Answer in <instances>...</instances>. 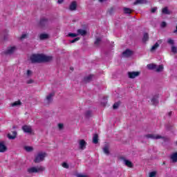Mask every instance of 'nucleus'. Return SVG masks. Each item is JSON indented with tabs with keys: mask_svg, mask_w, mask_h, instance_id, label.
<instances>
[{
	"mask_svg": "<svg viewBox=\"0 0 177 177\" xmlns=\"http://www.w3.org/2000/svg\"><path fill=\"white\" fill-rule=\"evenodd\" d=\"M52 59H53L52 56L42 54H34L30 56V62L32 63H43L45 62H50Z\"/></svg>",
	"mask_w": 177,
	"mask_h": 177,
	"instance_id": "nucleus-1",
	"label": "nucleus"
},
{
	"mask_svg": "<svg viewBox=\"0 0 177 177\" xmlns=\"http://www.w3.org/2000/svg\"><path fill=\"white\" fill-rule=\"evenodd\" d=\"M42 171H45V167L42 166L32 167L28 169L29 174H37L38 172H42Z\"/></svg>",
	"mask_w": 177,
	"mask_h": 177,
	"instance_id": "nucleus-2",
	"label": "nucleus"
},
{
	"mask_svg": "<svg viewBox=\"0 0 177 177\" xmlns=\"http://www.w3.org/2000/svg\"><path fill=\"white\" fill-rule=\"evenodd\" d=\"M45 157H46V153L45 152H39L35 158L34 162H42L44 160H45Z\"/></svg>",
	"mask_w": 177,
	"mask_h": 177,
	"instance_id": "nucleus-3",
	"label": "nucleus"
},
{
	"mask_svg": "<svg viewBox=\"0 0 177 177\" xmlns=\"http://www.w3.org/2000/svg\"><path fill=\"white\" fill-rule=\"evenodd\" d=\"M68 37H71L72 38H74L75 37H78V35H86V30L84 29H78L77 30V33H68Z\"/></svg>",
	"mask_w": 177,
	"mask_h": 177,
	"instance_id": "nucleus-4",
	"label": "nucleus"
},
{
	"mask_svg": "<svg viewBox=\"0 0 177 177\" xmlns=\"http://www.w3.org/2000/svg\"><path fill=\"white\" fill-rule=\"evenodd\" d=\"M53 96H55L53 93L48 94L44 100L45 104H50V102H53Z\"/></svg>",
	"mask_w": 177,
	"mask_h": 177,
	"instance_id": "nucleus-5",
	"label": "nucleus"
},
{
	"mask_svg": "<svg viewBox=\"0 0 177 177\" xmlns=\"http://www.w3.org/2000/svg\"><path fill=\"white\" fill-rule=\"evenodd\" d=\"M17 50V48L16 46H10L7 48V50L5 51L6 55H12V53H15V51Z\"/></svg>",
	"mask_w": 177,
	"mask_h": 177,
	"instance_id": "nucleus-6",
	"label": "nucleus"
},
{
	"mask_svg": "<svg viewBox=\"0 0 177 177\" xmlns=\"http://www.w3.org/2000/svg\"><path fill=\"white\" fill-rule=\"evenodd\" d=\"M145 138L147 139H164V137L157 134H147Z\"/></svg>",
	"mask_w": 177,
	"mask_h": 177,
	"instance_id": "nucleus-7",
	"label": "nucleus"
},
{
	"mask_svg": "<svg viewBox=\"0 0 177 177\" xmlns=\"http://www.w3.org/2000/svg\"><path fill=\"white\" fill-rule=\"evenodd\" d=\"M79 149H80V150H85V149H86V142L85 140H79Z\"/></svg>",
	"mask_w": 177,
	"mask_h": 177,
	"instance_id": "nucleus-8",
	"label": "nucleus"
},
{
	"mask_svg": "<svg viewBox=\"0 0 177 177\" xmlns=\"http://www.w3.org/2000/svg\"><path fill=\"white\" fill-rule=\"evenodd\" d=\"M128 75L129 78H132V79L136 78V77H139V75H140V72L139 71L129 72Z\"/></svg>",
	"mask_w": 177,
	"mask_h": 177,
	"instance_id": "nucleus-9",
	"label": "nucleus"
},
{
	"mask_svg": "<svg viewBox=\"0 0 177 177\" xmlns=\"http://www.w3.org/2000/svg\"><path fill=\"white\" fill-rule=\"evenodd\" d=\"M22 130L26 133H31L32 132V129L31 128V126L28 125H24V127H22Z\"/></svg>",
	"mask_w": 177,
	"mask_h": 177,
	"instance_id": "nucleus-10",
	"label": "nucleus"
},
{
	"mask_svg": "<svg viewBox=\"0 0 177 177\" xmlns=\"http://www.w3.org/2000/svg\"><path fill=\"white\" fill-rule=\"evenodd\" d=\"M103 151L104 154L109 156L110 154V145L106 143L103 147Z\"/></svg>",
	"mask_w": 177,
	"mask_h": 177,
	"instance_id": "nucleus-11",
	"label": "nucleus"
},
{
	"mask_svg": "<svg viewBox=\"0 0 177 177\" xmlns=\"http://www.w3.org/2000/svg\"><path fill=\"white\" fill-rule=\"evenodd\" d=\"M130 56H132V51L129 49H127L122 53L123 57H129Z\"/></svg>",
	"mask_w": 177,
	"mask_h": 177,
	"instance_id": "nucleus-12",
	"label": "nucleus"
},
{
	"mask_svg": "<svg viewBox=\"0 0 177 177\" xmlns=\"http://www.w3.org/2000/svg\"><path fill=\"white\" fill-rule=\"evenodd\" d=\"M170 159L173 162H177V152L171 154Z\"/></svg>",
	"mask_w": 177,
	"mask_h": 177,
	"instance_id": "nucleus-13",
	"label": "nucleus"
},
{
	"mask_svg": "<svg viewBox=\"0 0 177 177\" xmlns=\"http://www.w3.org/2000/svg\"><path fill=\"white\" fill-rule=\"evenodd\" d=\"M69 9L72 11L75 10L77 9V2L73 1L69 6Z\"/></svg>",
	"mask_w": 177,
	"mask_h": 177,
	"instance_id": "nucleus-14",
	"label": "nucleus"
},
{
	"mask_svg": "<svg viewBox=\"0 0 177 177\" xmlns=\"http://www.w3.org/2000/svg\"><path fill=\"white\" fill-rule=\"evenodd\" d=\"M11 107H19L21 106V102L20 100L15 101L13 103L10 104Z\"/></svg>",
	"mask_w": 177,
	"mask_h": 177,
	"instance_id": "nucleus-15",
	"label": "nucleus"
},
{
	"mask_svg": "<svg viewBox=\"0 0 177 177\" xmlns=\"http://www.w3.org/2000/svg\"><path fill=\"white\" fill-rule=\"evenodd\" d=\"M6 151V146L3 142H0V153H5Z\"/></svg>",
	"mask_w": 177,
	"mask_h": 177,
	"instance_id": "nucleus-16",
	"label": "nucleus"
},
{
	"mask_svg": "<svg viewBox=\"0 0 177 177\" xmlns=\"http://www.w3.org/2000/svg\"><path fill=\"white\" fill-rule=\"evenodd\" d=\"M151 103L153 104H158V95H155L151 99Z\"/></svg>",
	"mask_w": 177,
	"mask_h": 177,
	"instance_id": "nucleus-17",
	"label": "nucleus"
},
{
	"mask_svg": "<svg viewBox=\"0 0 177 177\" xmlns=\"http://www.w3.org/2000/svg\"><path fill=\"white\" fill-rule=\"evenodd\" d=\"M40 39H48L49 38V35L47 33H41L39 35Z\"/></svg>",
	"mask_w": 177,
	"mask_h": 177,
	"instance_id": "nucleus-18",
	"label": "nucleus"
},
{
	"mask_svg": "<svg viewBox=\"0 0 177 177\" xmlns=\"http://www.w3.org/2000/svg\"><path fill=\"white\" fill-rule=\"evenodd\" d=\"M99 142V136L97 134H94L93 137V143L95 145H97V143Z\"/></svg>",
	"mask_w": 177,
	"mask_h": 177,
	"instance_id": "nucleus-19",
	"label": "nucleus"
},
{
	"mask_svg": "<svg viewBox=\"0 0 177 177\" xmlns=\"http://www.w3.org/2000/svg\"><path fill=\"white\" fill-rule=\"evenodd\" d=\"M155 70H156L157 73H161V71H162V70H164V66L159 65L158 66H157V65H156Z\"/></svg>",
	"mask_w": 177,
	"mask_h": 177,
	"instance_id": "nucleus-20",
	"label": "nucleus"
},
{
	"mask_svg": "<svg viewBox=\"0 0 177 177\" xmlns=\"http://www.w3.org/2000/svg\"><path fill=\"white\" fill-rule=\"evenodd\" d=\"M142 3H147V0H136L134 5H139Z\"/></svg>",
	"mask_w": 177,
	"mask_h": 177,
	"instance_id": "nucleus-21",
	"label": "nucleus"
},
{
	"mask_svg": "<svg viewBox=\"0 0 177 177\" xmlns=\"http://www.w3.org/2000/svg\"><path fill=\"white\" fill-rule=\"evenodd\" d=\"M162 13L163 15H171V12L168 10V8H164L162 9Z\"/></svg>",
	"mask_w": 177,
	"mask_h": 177,
	"instance_id": "nucleus-22",
	"label": "nucleus"
},
{
	"mask_svg": "<svg viewBox=\"0 0 177 177\" xmlns=\"http://www.w3.org/2000/svg\"><path fill=\"white\" fill-rule=\"evenodd\" d=\"M124 164L127 165V167H129V168H132V162L129 161L128 160H124Z\"/></svg>",
	"mask_w": 177,
	"mask_h": 177,
	"instance_id": "nucleus-23",
	"label": "nucleus"
},
{
	"mask_svg": "<svg viewBox=\"0 0 177 177\" xmlns=\"http://www.w3.org/2000/svg\"><path fill=\"white\" fill-rule=\"evenodd\" d=\"M149 70H156V65L154 64H149L147 66Z\"/></svg>",
	"mask_w": 177,
	"mask_h": 177,
	"instance_id": "nucleus-24",
	"label": "nucleus"
},
{
	"mask_svg": "<svg viewBox=\"0 0 177 177\" xmlns=\"http://www.w3.org/2000/svg\"><path fill=\"white\" fill-rule=\"evenodd\" d=\"M46 23H48V19L46 18H42L40 20V24L41 26H44V24H46Z\"/></svg>",
	"mask_w": 177,
	"mask_h": 177,
	"instance_id": "nucleus-25",
	"label": "nucleus"
},
{
	"mask_svg": "<svg viewBox=\"0 0 177 177\" xmlns=\"http://www.w3.org/2000/svg\"><path fill=\"white\" fill-rule=\"evenodd\" d=\"M16 135H17V133L16 131H14L12 136L10 135V134H8V137L9 139H15L16 138Z\"/></svg>",
	"mask_w": 177,
	"mask_h": 177,
	"instance_id": "nucleus-26",
	"label": "nucleus"
},
{
	"mask_svg": "<svg viewBox=\"0 0 177 177\" xmlns=\"http://www.w3.org/2000/svg\"><path fill=\"white\" fill-rule=\"evenodd\" d=\"M142 41L144 42H146L147 41H149V34H147V33H145L144 34V36H143V38H142Z\"/></svg>",
	"mask_w": 177,
	"mask_h": 177,
	"instance_id": "nucleus-27",
	"label": "nucleus"
},
{
	"mask_svg": "<svg viewBox=\"0 0 177 177\" xmlns=\"http://www.w3.org/2000/svg\"><path fill=\"white\" fill-rule=\"evenodd\" d=\"M158 46H160V45L158 44V43H156L151 48V52H154V50H156V49H157V48H158Z\"/></svg>",
	"mask_w": 177,
	"mask_h": 177,
	"instance_id": "nucleus-28",
	"label": "nucleus"
},
{
	"mask_svg": "<svg viewBox=\"0 0 177 177\" xmlns=\"http://www.w3.org/2000/svg\"><path fill=\"white\" fill-rule=\"evenodd\" d=\"M92 78H93V75H90L88 77L84 78V81H86V82H89V81H91V80H92Z\"/></svg>",
	"mask_w": 177,
	"mask_h": 177,
	"instance_id": "nucleus-29",
	"label": "nucleus"
},
{
	"mask_svg": "<svg viewBox=\"0 0 177 177\" xmlns=\"http://www.w3.org/2000/svg\"><path fill=\"white\" fill-rule=\"evenodd\" d=\"M157 176V171H151L149 173V177H156Z\"/></svg>",
	"mask_w": 177,
	"mask_h": 177,
	"instance_id": "nucleus-30",
	"label": "nucleus"
},
{
	"mask_svg": "<svg viewBox=\"0 0 177 177\" xmlns=\"http://www.w3.org/2000/svg\"><path fill=\"white\" fill-rule=\"evenodd\" d=\"M124 12L126 15H129V14L131 13L132 10L129 8H124Z\"/></svg>",
	"mask_w": 177,
	"mask_h": 177,
	"instance_id": "nucleus-31",
	"label": "nucleus"
},
{
	"mask_svg": "<svg viewBox=\"0 0 177 177\" xmlns=\"http://www.w3.org/2000/svg\"><path fill=\"white\" fill-rule=\"evenodd\" d=\"M24 149H25L26 151H32L33 148H32V147L26 146V147H24Z\"/></svg>",
	"mask_w": 177,
	"mask_h": 177,
	"instance_id": "nucleus-32",
	"label": "nucleus"
},
{
	"mask_svg": "<svg viewBox=\"0 0 177 177\" xmlns=\"http://www.w3.org/2000/svg\"><path fill=\"white\" fill-rule=\"evenodd\" d=\"M167 44H169V45H174V44H175V41L172 39H168Z\"/></svg>",
	"mask_w": 177,
	"mask_h": 177,
	"instance_id": "nucleus-33",
	"label": "nucleus"
},
{
	"mask_svg": "<svg viewBox=\"0 0 177 177\" xmlns=\"http://www.w3.org/2000/svg\"><path fill=\"white\" fill-rule=\"evenodd\" d=\"M62 167H63V168H66V169H68V167H69L68 163H67L66 162H63L62 163Z\"/></svg>",
	"mask_w": 177,
	"mask_h": 177,
	"instance_id": "nucleus-34",
	"label": "nucleus"
},
{
	"mask_svg": "<svg viewBox=\"0 0 177 177\" xmlns=\"http://www.w3.org/2000/svg\"><path fill=\"white\" fill-rule=\"evenodd\" d=\"M32 75V71L30 70H28L26 72V76L27 77H31Z\"/></svg>",
	"mask_w": 177,
	"mask_h": 177,
	"instance_id": "nucleus-35",
	"label": "nucleus"
},
{
	"mask_svg": "<svg viewBox=\"0 0 177 177\" xmlns=\"http://www.w3.org/2000/svg\"><path fill=\"white\" fill-rule=\"evenodd\" d=\"M28 35L27 34H23L21 37H20V40L23 41V39H26V38H27Z\"/></svg>",
	"mask_w": 177,
	"mask_h": 177,
	"instance_id": "nucleus-36",
	"label": "nucleus"
},
{
	"mask_svg": "<svg viewBox=\"0 0 177 177\" xmlns=\"http://www.w3.org/2000/svg\"><path fill=\"white\" fill-rule=\"evenodd\" d=\"M77 41H80V37H76L74 39L71 41V44H74L75 42H77Z\"/></svg>",
	"mask_w": 177,
	"mask_h": 177,
	"instance_id": "nucleus-37",
	"label": "nucleus"
},
{
	"mask_svg": "<svg viewBox=\"0 0 177 177\" xmlns=\"http://www.w3.org/2000/svg\"><path fill=\"white\" fill-rule=\"evenodd\" d=\"M91 115H92V111H87L86 112V116H87V117H91Z\"/></svg>",
	"mask_w": 177,
	"mask_h": 177,
	"instance_id": "nucleus-38",
	"label": "nucleus"
},
{
	"mask_svg": "<svg viewBox=\"0 0 177 177\" xmlns=\"http://www.w3.org/2000/svg\"><path fill=\"white\" fill-rule=\"evenodd\" d=\"M176 50H177L176 47L173 46L171 47V52H173V53H176Z\"/></svg>",
	"mask_w": 177,
	"mask_h": 177,
	"instance_id": "nucleus-39",
	"label": "nucleus"
},
{
	"mask_svg": "<svg viewBox=\"0 0 177 177\" xmlns=\"http://www.w3.org/2000/svg\"><path fill=\"white\" fill-rule=\"evenodd\" d=\"M100 41H102V39L100 38H97L95 41V45H98L99 42H100Z\"/></svg>",
	"mask_w": 177,
	"mask_h": 177,
	"instance_id": "nucleus-40",
	"label": "nucleus"
},
{
	"mask_svg": "<svg viewBox=\"0 0 177 177\" xmlns=\"http://www.w3.org/2000/svg\"><path fill=\"white\" fill-rule=\"evenodd\" d=\"M119 106H120V104L118 102H116L113 104V109H118Z\"/></svg>",
	"mask_w": 177,
	"mask_h": 177,
	"instance_id": "nucleus-41",
	"label": "nucleus"
},
{
	"mask_svg": "<svg viewBox=\"0 0 177 177\" xmlns=\"http://www.w3.org/2000/svg\"><path fill=\"white\" fill-rule=\"evenodd\" d=\"M27 84H34V80L32 79H30L27 80Z\"/></svg>",
	"mask_w": 177,
	"mask_h": 177,
	"instance_id": "nucleus-42",
	"label": "nucleus"
},
{
	"mask_svg": "<svg viewBox=\"0 0 177 177\" xmlns=\"http://www.w3.org/2000/svg\"><path fill=\"white\" fill-rule=\"evenodd\" d=\"M77 177H88V176L82 174H77Z\"/></svg>",
	"mask_w": 177,
	"mask_h": 177,
	"instance_id": "nucleus-43",
	"label": "nucleus"
},
{
	"mask_svg": "<svg viewBox=\"0 0 177 177\" xmlns=\"http://www.w3.org/2000/svg\"><path fill=\"white\" fill-rule=\"evenodd\" d=\"M63 127H64L63 124L62 123L58 124L59 129H63Z\"/></svg>",
	"mask_w": 177,
	"mask_h": 177,
	"instance_id": "nucleus-44",
	"label": "nucleus"
},
{
	"mask_svg": "<svg viewBox=\"0 0 177 177\" xmlns=\"http://www.w3.org/2000/svg\"><path fill=\"white\" fill-rule=\"evenodd\" d=\"M160 26H161L162 28L166 27V26H167V23H165V22H162L161 24H160Z\"/></svg>",
	"mask_w": 177,
	"mask_h": 177,
	"instance_id": "nucleus-45",
	"label": "nucleus"
},
{
	"mask_svg": "<svg viewBox=\"0 0 177 177\" xmlns=\"http://www.w3.org/2000/svg\"><path fill=\"white\" fill-rule=\"evenodd\" d=\"M156 10H157V8H152L151 10V12H152V13H154V12H156Z\"/></svg>",
	"mask_w": 177,
	"mask_h": 177,
	"instance_id": "nucleus-46",
	"label": "nucleus"
},
{
	"mask_svg": "<svg viewBox=\"0 0 177 177\" xmlns=\"http://www.w3.org/2000/svg\"><path fill=\"white\" fill-rule=\"evenodd\" d=\"M57 3H63V0H58Z\"/></svg>",
	"mask_w": 177,
	"mask_h": 177,
	"instance_id": "nucleus-47",
	"label": "nucleus"
},
{
	"mask_svg": "<svg viewBox=\"0 0 177 177\" xmlns=\"http://www.w3.org/2000/svg\"><path fill=\"white\" fill-rule=\"evenodd\" d=\"M100 2H106L107 0H98Z\"/></svg>",
	"mask_w": 177,
	"mask_h": 177,
	"instance_id": "nucleus-48",
	"label": "nucleus"
},
{
	"mask_svg": "<svg viewBox=\"0 0 177 177\" xmlns=\"http://www.w3.org/2000/svg\"><path fill=\"white\" fill-rule=\"evenodd\" d=\"M174 34H176V32H177V26H176V30H174Z\"/></svg>",
	"mask_w": 177,
	"mask_h": 177,
	"instance_id": "nucleus-49",
	"label": "nucleus"
},
{
	"mask_svg": "<svg viewBox=\"0 0 177 177\" xmlns=\"http://www.w3.org/2000/svg\"><path fill=\"white\" fill-rule=\"evenodd\" d=\"M171 114H172V112H171V111L169 112L168 115H169V117H171Z\"/></svg>",
	"mask_w": 177,
	"mask_h": 177,
	"instance_id": "nucleus-50",
	"label": "nucleus"
},
{
	"mask_svg": "<svg viewBox=\"0 0 177 177\" xmlns=\"http://www.w3.org/2000/svg\"><path fill=\"white\" fill-rule=\"evenodd\" d=\"M176 145H177V141H176Z\"/></svg>",
	"mask_w": 177,
	"mask_h": 177,
	"instance_id": "nucleus-51",
	"label": "nucleus"
}]
</instances>
